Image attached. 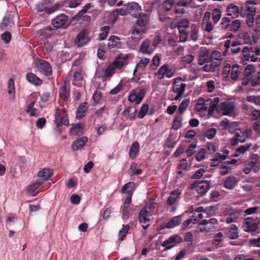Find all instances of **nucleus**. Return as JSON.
Segmentation results:
<instances>
[{"label": "nucleus", "mask_w": 260, "mask_h": 260, "mask_svg": "<svg viewBox=\"0 0 260 260\" xmlns=\"http://www.w3.org/2000/svg\"><path fill=\"white\" fill-rule=\"evenodd\" d=\"M154 209V205L150 203L145 205L140 210L138 215V220L140 223L142 224L143 229L146 230L149 226V224H145L150 221V218L153 214Z\"/></svg>", "instance_id": "1"}, {"label": "nucleus", "mask_w": 260, "mask_h": 260, "mask_svg": "<svg viewBox=\"0 0 260 260\" xmlns=\"http://www.w3.org/2000/svg\"><path fill=\"white\" fill-rule=\"evenodd\" d=\"M220 99L218 97H216L214 99L213 101L212 99H209L204 101L202 98H199L198 100V106H201L199 111H206L208 108V105H209L208 109L209 113H211L215 111H218V108L220 107L219 102Z\"/></svg>", "instance_id": "2"}, {"label": "nucleus", "mask_w": 260, "mask_h": 260, "mask_svg": "<svg viewBox=\"0 0 260 260\" xmlns=\"http://www.w3.org/2000/svg\"><path fill=\"white\" fill-rule=\"evenodd\" d=\"M186 84L182 82V78L177 77L174 79L172 85V91L176 94V96L172 99L173 101H178L184 93Z\"/></svg>", "instance_id": "3"}, {"label": "nucleus", "mask_w": 260, "mask_h": 260, "mask_svg": "<svg viewBox=\"0 0 260 260\" xmlns=\"http://www.w3.org/2000/svg\"><path fill=\"white\" fill-rule=\"evenodd\" d=\"M35 66L38 71L45 76H50L52 74V69L51 64L44 59L37 58L35 60Z\"/></svg>", "instance_id": "4"}, {"label": "nucleus", "mask_w": 260, "mask_h": 260, "mask_svg": "<svg viewBox=\"0 0 260 260\" xmlns=\"http://www.w3.org/2000/svg\"><path fill=\"white\" fill-rule=\"evenodd\" d=\"M175 73V70L172 68H170L168 64L165 63L161 66L158 71L155 73V76L158 79H162L165 77L171 78L174 76Z\"/></svg>", "instance_id": "5"}, {"label": "nucleus", "mask_w": 260, "mask_h": 260, "mask_svg": "<svg viewBox=\"0 0 260 260\" xmlns=\"http://www.w3.org/2000/svg\"><path fill=\"white\" fill-rule=\"evenodd\" d=\"M52 25L56 28H66L70 24L69 17L63 14L56 16L51 20Z\"/></svg>", "instance_id": "6"}, {"label": "nucleus", "mask_w": 260, "mask_h": 260, "mask_svg": "<svg viewBox=\"0 0 260 260\" xmlns=\"http://www.w3.org/2000/svg\"><path fill=\"white\" fill-rule=\"evenodd\" d=\"M146 93V90L144 88H141L139 90L133 89L128 96V101L138 105L141 102Z\"/></svg>", "instance_id": "7"}, {"label": "nucleus", "mask_w": 260, "mask_h": 260, "mask_svg": "<svg viewBox=\"0 0 260 260\" xmlns=\"http://www.w3.org/2000/svg\"><path fill=\"white\" fill-rule=\"evenodd\" d=\"M210 186V184L209 181H197L191 184L190 189L191 190H196L199 194H204L209 189Z\"/></svg>", "instance_id": "8"}, {"label": "nucleus", "mask_w": 260, "mask_h": 260, "mask_svg": "<svg viewBox=\"0 0 260 260\" xmlns=\"http://www.w3.org/2000/svg\"><path fill=\"white\" fill-rule=\"evenodd\" d=\"M90 39L88 30L84 29L78 34L75 43L78 47H82L88 43Z\"/></svg>", "instance_id": "9"}, {"label": "nucleus", "mask_w": 260, "mask_h": 260, "mask_svg": "<svg viewBox=\"0 0 260 260\" xmlns=\"http://www.w3.org/2000/svg\"><path fill=\"white\" fill-rule=\"evenodd\" d=\"M182 242L183 239L180 236L174 235L165 240L161 245L165 247L166 249H170Z\"/></svg>", "instance_id": "10"}, {"label": "nucleus", "mask_w": 260, "mask_h": 260, "mask_svg": "<svg viewBox=\"0 0 260 260\" xmlns=\"http://www.w3.org/2000/svg\"><path fill=\"white\" fill-rule=\"evenodd\" d=\"M259 220L248 217L245 220L244 224V231L247 232H254L256 230L258 226Z\"/></svg>", "instance_id": "11"}, {"label": "nucleus", "mask_w": 260, "mask_h": 260, "mask_svg": "<svg viewBox=\"0 0 260 260\" xmlns=\"http://www.w3.org/2000/svg\"><path fill=\"white\" fill-rule=\"evenodd\" d=\"M132 203L130 196L128 198H125L123 204L121 206L122 218L123 220L127 219L132 215L131 209L129 205Z\"/></svg>", "instance_id": "12"}, {"label": "nucleus", "mask_w": 260, "mask_h": 260, "mask_svg": "<svg viewBox=\"0 0 260 260\" xmlns=\"http://www.w3.org/2000/svg\"><path fill=\"white\" fill-rule=\"evenodd\" d=\"M128 14L134 17H138L141 11V6L136 2H132L126 5Z\"/></svg>", "instance_id": "13"}, {"label": "nucleus", "mask_w": 260, "mask_h": 260, "mask_svg": "<svg viewBox=\"0 0 260 260\" xmlns=\"http://www.w3.org/2000/svg\"><path fill=\"white\" fill-rule=\"evenodd\" d=\"M55 122L58 128L62 124L68 126L69 124V121L67 114H65V115H61L59 110H57L55 114Z\"/></svg>", "instance_id": "14"}, {"label": "nucleus", "mask_w": 260, "mask_h": 260, "mask_svg": "<svg viewBox=\"0 0 260 260\" xmlns=\"http://www.w3.org/2000/svg\"><path fill=\"white\" fill-rule=\"evenodd\" d=\"M128 58V54L119 55L115 58L112 64L116 69H121L123 66L127 64Z\"/></svg>", "instance_id": "15"}, {"label": "nucleus", "mask_w": 260, "mask_h": 260, "mask_svg": "<svg viewBox=\"0 0 260 260\" xmlns=\"http://www.w3.org/2000/svg\"><path fill=\"white\" fill-rule=\"evenodd\" d=\"M209 51L206 47L202 48L199 53L198 64L200 66L209 62Z\"/></svg>", "instance_id": "16"}, {"label": "nucleus", "mask_w": 260, "mask_h": 260, "mask_svg": "<svg viewBox=\"0 0 260 260\" xmlns=\"http://www.w3.org/2000/svg\"><path fill=\"white\" fill-rule=\"evenodd\" d=\"M151 41L149 39L144 40L140 45L139 48V52L143 54L151 55L153 53L154 49L150 47Z\"/></svg>", "instance_id": "17"}, {"label": "nucleus", "mask_w": 260, "mask_h": 260, "mask_svg": "<svg viewBox=\"0 0 260 260\" xmlns=\"http://www.w3.org/2000/svg\"><path fill=\"white\" fill-rule=\"evenodd\" d=\"M217 112L223 111V114L225 115H231L234 111L235 107L230 103L225 102L220 104Z\"/></svg>", "instance_id": "18"}, {"label": "nucleus", "mask_w": 260, "mask_h": 260, "mask_svg": "<svg viewBox=\"0 0 260 260\" xmlns=\"http://www.w3.org/2000/svg\"><path fill=\"white\" fill-rule=\"evenodd\" d=\"M227 15L231 16L232 18H237L240 14V10L238 6L231 3L229 4L226 8Z\"/></svg>", "instance_id": "19"}, {"label": "nucleus", "mask_w": 260, "mask_h": 260, "mask_svg": "<svg viewBox=\"0 0 260 260\" xmlns=\"http://www.w3.org/2000/svg\"><path fill=\"white\" fill-rule=\"evenodd\" d=\"M26 79L28 82L36 86H41L43 83L42 80L32 72L26 74Z\"/></svg>", "instance_id": "20"}, {"label": "nucleus", "mask_w": 260, "mask_h": 260, "mask_svg": "<svg viewBox=\"0 0 260 260\" xmlns=\"http://www.w3.org/2000/svg\"><path fill=\"white\" fill-rule=\"evenodd\" d=\"M218 223V220L215 218H212L209 220L203 219L202 220L200 223V225H205L211 231H213L215 230L217 227Z\"/></svg>", "instance_id": "21"}, {"label": "nucleus", "mask_w": 260, "mask_h": 260, "mask_svg": "<svg viewBox=\"0 0 260 260\" xmlns=\"http://www.w3.org/2000/svg\"><path fill=\"white\" fill-rule=\"evenodd\" d=\"M135 183L132 181L128 182V183L124 184L121 190V193H127L126 198H128L129 196L131 199H132L133 192L135 190Z\"/></svg>", "instance_id": "22"}, {"label": "nucleus", "mask_w": 260, "mask_h": 260, "mask_svg": "<svg viewBox=\"0 0 260 260\" xmlns=\"http://www.w3.org/2000/svg\"><path fill=\"white\" fill-rule=\"evenodd\" d=\"M88 108L89 105L87 102L81 103L76 111V118L79 120L83 118L86 115Z\"/></svg>", "instance_id": "23"}, {"label": "nucleus", "mask_w": 260, "mask_h": 260, "mask_svg": "<svg viewBox=\"0 0 260 260\" xmlns=\"http://www.w3.org/2000/svg\"><path fill=\"white\" fill-rule=\"evenodd\" d=\"M88 141L87 137H82L74 141L72 144V148L73 151H77L83 147Z\"/></svg>", "instance_id": "24"}, {"label": "nucleus", "mask_w": 260, "mask_h": 260, "mask_svg": "<svg viewBox=\"0 0 260 260\" xmlns=\"http://www.w3.org/2000/svg\"><path fill=\"white\" fill-rule=\"evenodd\" d=\"M146 29L134 27L132 31V39L135 42H138L142 38V35L146 32Z\"/></svg>", "instance_id": "25"}, {"label": "nucleus", "mask_w": 260, "mask_h": 260, "mask_svg": "<svg viewBox=\"0 0 260 260\" xmlns=\"http://www.w3.org/2000/svg\"><path fill=\"white\" fill-rule=\"evenodd\" d=\"M238 181L234 176L228 177L223 182V187L228 189H233L237 184Z\"/></svg>", "instance_id": "26"}, {"label": "nucleus", "mask_w": 260, "mask_h": 260, "mask_svg": "<svg viewBox=\"0 0 260 260\" xmlns=\"http://www.w3.org/2000/svg\"><path fill=\"white\" fill-rule=\"evenodd\" d=\"M59 96L63 101H67L70 97V86L64 84L59 89Z\"/></svg>", "instance_id": "27"}, {"label": "nucleus", "mask_w": 260, "mask_h": 260, "mask_svg": "<svg viewBox=\"0 0 260 260\" xmlns=\"http://www.w3.org/2000/svg\"><path fill=\"white\" fill-rule=\"evenodd\" d=\"M136 24L138 26H140L144 28L149 22V15L146 13H140L138 16Z\"/></svg>", "instance_id": "28"}, {"label": "nucleus", "mask_w": 260, "mask_h": 260, "mask_svg": "<svg viewBox=\"0 0 260 260\" xmlns=\"http://www.w3.org/2000/svg\"><path fill=\"white\" fill-rule=\"evenodd\" d=\"M8 92L10 95L9 100L13 101L15 99V88L14 84V80L12 78H10L8 82Z\"/></svg>", "instance_id": "29"}, {"label": "nucleus", "mask_w": 260, "mask_h": 260, "mask_svg": "<svg viewBox=\"0 0 260 260\" xmlns=\"http://www.w3.org/2000/svg\"><path fill=\"white\" fill-rule=\"evenodd\" d=\"M108 46L109 49H112L115 47L120 48L121 46V42L120 38L116 36H111L108 40Z\"/></svg>", "instance_id": "30"}, {"label": "nucleus", "mask_w": 260, "mask_h": 260, "mask_svg": "<svg viewBox=\"0 0 260 260\" xmlns=\"http://www.w3.org/2000/svg\"><path fill=\"white\" fill-rule=\"evenodd\" d=\"M227 156L224 154L222 155L219 153H216L214 157L211 159V163L210 164V166L211 167H216L220 162L225 160Z\"/></svg>", "instance_id": "31"}, {"label": "nucleus", "mask_w": 260, "mask_h": 260, "mask_svg": "<svg viewBox=\"0 0 260 260\" xmlns=\"http://www.w3.org/2000/svg\"><path fill=\"white\" fill-rule=\"evenodd\" d=\"M54 29L51 26H47L39 30L40 36L45 39L51 38L54 34Z\"/></svg>", "instance_id": "32"}, {"label": "nucleus", "mask_w": 260, "mask_h": 260, "mask_svg": "<svg viewBox=\"0 0 260 260\" xmlns=\"http://www.w3.org/2000/svg\"><path fill=\"white\" fill-rule=\"evenodd\" d=\"M180 195V192L178 189H175L172 191L170 193V197L167 200V204L170 206L173 205L176 203L177 199Z\"/></svg>", "instance_id": "33"}, {"label": "nucleus", "mask_w": 260, "mask_h": 260, "mask_svg": "<svg viewBox=\"0 0 260 260\" xmlns=\"http://www.w3.org/2000/svg\"><path fill=\"white\" fill-rule=\"evenodd\" d=\"M227 236L231 239H236L238 237V227L235 224L231 225L230 228L227 229Z\"/></svg>", "instance_id": "34"}, {"label": "nucleus", "mask_w": 260, "mask_h": 260, "mask_svg": "<svg viewBox=\"0 0 260 260\" xmlns=\"http://www.w3.org/2000/svg\"><path fill=\"white\" fill-rule=\"evenodd\" d=\"M241 213L242 211L240 210H236L235 212L231 213L225 219L226 222L229 224L232 222H237Z\"/></svg>", "instance_id": "35"}, {"label": "nucleus", "mask_w": 260, "mask_h": 260, "mask_svg": "<svg viewBox=\"0 0 260 260\" xmlns=\"http://www.w3.org/2000/svg\"><path fill=\"white\" fill-rule=\"evenodd\" d=\"M182 220L181 216L178 215L173 217L166 224V227L167 229H172L178 225Z\"/></svg>", "instance_id": "36"}, {"label": "nucleus", "mask_w": 260, "mask_h": 260, "mask_svg": "<svg viewBox=\"0 0 260 260\" xmlns=\"http://www.w3.org/2000/svg\"><path fill=\"white\" fill-rule=\"evenodd\" d=\"M139 148L140 146L138 142H135L132 144L128 153L129 156L131 159H134L137 156Z\"/></svg>", "instance_id": "37"}, {"label": "nucleus", "mask_w": 260, "mask_h": 260, "mask_svg": "<svg viewBox=\"0 0 260 260\" xmlns=\"http://www.w3.org/2000/svg\"><path fill=\"white\" fill-rule=\"evenodd\" d=\"M52 176L51 169L45 168L38 172V177L43 179L44 181L48 180Z\"/></svg>", "instance_id": "38"}, {"label": "nucleus", "mask_w": 260, "mask_h": 260, "mask_svg": "<svg viewBox=\"0 0 260 260\" xmlns=\"http://www.w3.org/2000/svg\"><path fill=\"white\" fill-rule=\"evenodd\" d=\"M255 15H252L251 14H244L243 11L241 12V16L242 17H246V23L248 26V27L253 26L254 23V16Z\"/></svg>", "instance_id": "39"}, {"label": "nucleus", "mask_w": 260, "mask_h": 260, "mask_svg": "<svg viewBox=\"0 0 260 260\" xmlns=\"http://www.w3.org/2000/svg\"><path fill=\"white\" fill-rule=\"evenodd\" d=\"M252 146L251 143L246 144L245 145L240 146L237 148L235 152L234 156L237 157L240 154H243L248 150Z\"/></svg>", "instance_id": "40"}, {"label": "nucleus", "mask_w": 260, "mask_h": 260, "mask_svg": "<svg viewBox=\"0 0 260 260\" xmlns=\"http://www.w3.org/2000/svg\"><path fill=\"white\" fill-rule=\"evenodd\" d=\"M160 55L158 54H156L152 59L150 68L153 70H156L160 64Z\"/></svg>", "instance_id": "41"}, {"label": "nucleus", "mask_w": 260, "mask_h": 260, "mask_svg": "<svg viewBox=\"0 0 260 260\" xmlns=\"http://www.w3.org/2000/svg\"><path fill=\"white\" fill-rule=\"evenodd\" d=\"M183 119L182 117L180 116H176L174 119L172 127L174 130H178L179 128H181L182 126V122Z\"/></svg>", "instance_id": "42"}, {"label": "nucleus", "mask_w": 260, "mask_h": 260, "mask_svg": "<svg viewBox=\"0 0 260 260\" xmlns=\"http://www.w3.org/2000/svg\"><path fill=\"white\" fill-rule=\"evenodd\" d=\"M239 66L237 64H234L232 67L231 77L233 80H237L240 73H241V71L239 69Z\"/></svg>", "instance_id": "43"}, {"label": "nucleus", "mask_w": 260, "mask_h": 260, "mask_svg": "<svg viewBox=\"0 0 260 260\" xmlns=\"http://www.w3.org/2000/svg\"><path fill=\"white\" fill-rule=\"evenodd\" d=\"M190 104V100L189 99H186L182 101L180 104L178 110V112L180 115L184 113L185 111L186 110L187 107Z\"/></svg>", "instance_id": "44"}, {"label": "nucleus", "mask_w": 260, "mask_h": 260, "mask_svg": "<svg viewBox=\"0 0 260 260\" xmlns=\"http://www.w3.org/2000/svg\"><path fill=\"white\" fill-rule=\"evenodd\" d=\"M106 46L105 45H100L97 52L98 57L101 60H105L106 58Z\"/></svg>", "instance_id": "45"}, {"label": "nucleus", "mask_w": 260, "mask_h": 260, "mask_svg": "<svg viewBox=\"0 0 260 260\" xmlns=\"http://www.w3.org/2000/svg\"><path fill=\"white\" fill-rule=\"evenodd\" d=\"M241 25V22L239 20H235L232 22H230L229 31L235 32L239 30Z\"/></svg>", "instance_id": "46"}, {"label": "nucleus", "mask_w": 260, "mask_h": 260, "mask_svg": "<svg viewBox=\"0 0 260 260\" xmlns=\"http://www.w3.org/2000/svg\"><path fill=\"white\" fill-rule=\"evenodd\" d=\"M122 227L123 228L119 231L118 233L119 240L120 241H123L124 240V238L126 236L129 230V225L128 224H123Z\"/></svg>", "instance_id": "47"}, {"label": "nucleus", "mask_w": 260, "mask_h": 260, "mask_svg": "<svg viewBox=\"0 0 260 260\" xmlns=\"http://www.w3.org/2000/svg\"><path fill=\"white\" fill-rule=\"evenodd\" d=\"M231 19L227 17H224L221 19L220 23V27L222 29L229 30Z\"/></svg>", "instance_id": "48"}, {"label": "nucleus", "mask_w": 260, "mask_h": 260, "mask_svg": "<svg viewBox=\"0 0 260 260\" xmlns=\"http://www.w3.org/2000/svg\"><path fill=\"white\" fill-rule=\"evenodd\" d=\"M216 134V129L215 128H210L203 133V136L207 137L208 139H213Z\"/></svg>", "instance_id": "49"}, {"label": "nucleus", "mask_w": 260, "mask_h": 260, "mask_svg": "<svg viewBox=\"0 0 260 260\" xmlns=\"http://www.w3.org/2000/svg\"><path fill=\"white\" fill-rule=\"evenodd\" d=\"M206 152L207 151L206 148H202L199 150L195 156V158L197 161L200 162L204 160L205 158V155Z\"/></svg>", "instance_id": "50"}, {"label": "nucleus", "mask_w": 260, "mask_h": 260, "mask_svg": "<svg viewBox=\"0 0 260 260\" xmlns=\"http://www.w3.org/2000/svg\"><path fill=\"white\" fill-rule=\"evenodd\" d=\"M149 106L147 104H144L141 107V109L138 113V117L140 119H142L146 116L148 110Z\"/></svg>", "instance_id": "51"}, {"label": "nucleus", "mask_w": 260, "mask_h": 260, "mask_svg": "<svg viewBox=\"0 0 260 260\" xmlns=\"http://www.w3.org/2000/svg\"><path fill=\"white\" fill-rule=\"evenodd\" d=\"M103 96V93L99 90L94 91L92 99L95 104H99Z\"/></svg>", "instance_id": "52"}, {"label": "nucleus", "mask_w": 260, "mask_h": 260, "mask_svg": "<svg viewBox=\"0 0 260 260\" xmlns=\"http://www.w3.org/2000/svg\"><path fill=\"white\" fill-rule=\"evenodd\" d=\"M221 17V12L220 9H214L212 12L213 20L215 23H217Z\"/></svg>", "instance_id": "53"}, {"label": "nucleus", "mask_w": 260, "mask_h": 260, "mask_svg": "<svg viewBox=\"0 0 260 260\" xmlns=\"http://www.w3.org/2000/svg\"><path fill=\"white\" fill-rule=\"evenodd\" d=\"M83 79V74L82 71H77L74 74V82L73 84L74 85L78 86L76 82L82 81Z\"/></svg>", "instance_id": "54"}, {"label": "nucleus", "mask_w": 260, "mask_h": 260, "mask_svg": "<svg viewBox=\"0 0 260 260\" xmlns=\"http://www.w3.org/2000/svg\"><path fill=\"white\" fill-rule=\"evenodd\" d=\"M199 39V30L194 24L191 26V32L190 34V39L193 42H196Z\"/></svg>", "instance_id": "55"}, {"label": "nucleus", "mask_w": 260, "mask_h": 260, "mask_svg": "<svg viewBox=\"0 0 260 260\" xmlns=\"http://www.w3.org/2000/svg\"><path fill=\"white\" fill-rule=\"evenodd\" d=\"M166 12L162 10L159 11V20L162 22H165L166 23H169L171 21V18L169 16H167L164 13Z\"/></svg>", "instance_id": "56"}, {"label": "nucleus", "mask_w": 260, "mask_h": 260, "mask_svg": "<svg viewBox=\"0 0 260 260\" xmlns=\"http://www.w3.org/2000/svg\"><path fill=\"white\" fill-rule=\"evenodd\" d=\"M115 68L112 63L110 64L105 71V77H111L115 73Z\"/></svg>", "instance_id": "57"}, {"label": "nucleus", "mask_w": 260, "mask_h": 260, "mask_svg": "<svg viewBox=\"0 0 260 260\" xmlns=\"http://www.w3.org/2000/svg\"><path fill=\"white\" fill-rule=\"evenodd\" d=\"M251 29L260 35V15L256 16L255 24L252 26Z\"/></svg>", "instance_id": "58"}, {"label": "nucleus", "mask_w": 260, "mask_h": 260, "mask_svg": "<svg viewBox=\"0 0 260 260\" xmlns=\"http://www.w3.org/2000/svg\"><path fill=\"white\" fill-rule=\"evenodd\" d=\"M174 5V0H166L162 5V9L165 11H169Z\"/></svg>", "instance_id": "59"}, {"label": "nucleus", "mask_w": 260, "mask_h": 260, "mask_svg": "<svg viewBox=\"0 0 260 260\" xmlns=\"http://www.w3.org/2000/svg\"><path fill=\"white\" fill-rule=\"evenodd\" d=\"M11 18L10 14H7L3 18L2 22L1 23V28L5 29L11 22Z\"/></svg>", "instance_id": "60"}, {"label": "nucleus", "mask_w": 260, "mask_h": 260, "mask_svg": "<svg viewBox=\"0 0 260 260\" xmlns=\"http://www.w3.org/2000/svg\"><path fill=\"white\" fill-rule=\"evenodd\" d=\"M110 27L109 26H105L101 28L102 32L99 35V39L101 40H103L106 39L108 35Z\"/></svg>", "instance_id": "61"}, {"label": "nucleus", "mask_w": 260, "mask_h": 260, "mask_svg": "<svg viewBox=\"0 0 260 260\" xmlns=\"http://www.w3.org/2000/svg\"><path fill=\"white\" fill-rule=\"evenodd\" d=\"M223 234L221 232L217 233L213 240V244L216 246L220 245V243L222 241Z\"/></svg>", "instance_id": "62"}, {"label": "nucleus", "mask_w": 260, "mask_h": 260, "mask_svg": "<svg viewBox=\"0 0 260 260\" xmlns=\"http://www.w3.org/2000/svg\"><path fill=\"white\" fill-rule=\"evenodd\" d=\"M43 183L44 181H36L29 186V191L32 193L35 192Z\"/></svg>", "instance_id": "63"}, {"label": "nucleus", "mask_w": 260, "mask_h": 260, "mask_svg": "<svg viewBox=\"0 0 260 260\" xmlns=\"http://www.w3.org/2000/svg\"><path fill=\"white\" fill-rule=\"evenodd\" d=\"M82 125L81 123H77L72 126L71 129V134L76 135L82 129Z\"/></svg>", "instance_id": "64"}]
</instances>
